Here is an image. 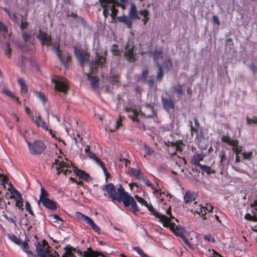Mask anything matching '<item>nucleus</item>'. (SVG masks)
Segmentation results:
<instances>
[{
	"label": "nucleus",
	"instance_id": "1",
	"mask_svg": "<svg viewBox=\"0 0 257 257\" xmlns=\"http://www.w3.org/2000/svg\"><path fill=\"white\" fill-rule=\"evenodd\" d=\"M105 189L112 201H116L118 202L122 201L125 207L131 206L134 212L140 211L134 198L127 192H125L121 185H119L117 189V192L115 186L111 183L106 184L105 186Z\"/></svg>",
	"mask_w": 257,
	"mask_h": 257
},
{
	"label": "nucleus",
	"instance_id": "2",
	"mask_svg": "<svg viewBox=\"0 0 257 257\" xmlns=\"http://www.w3.org/2000/svg\"><path fill=\"white\" fill-rule=\"evenodd\" d=\"M171 221L170 218L167 217V219L163 222V226L169 228L176 236L180 237L188 247L192 248V245L184 235L185 229L180 226H176L175 223L171 222Z\"/></svg>",
	"mask_w": 257,
	"mask_h": 257
},
{
	"label": "nucleus",
	"instance_id": "3",
	"mask_svg": "<svg viewBox=\"0 0 257 257\" xmlns=\"http://www.w3.org/2000/svg\"><path fill=\"white\" fill-rule=\"evenodd\" d=\"M45 239L41 242L38 241L36 245L37 253L40 257H54L59 256V254L56 251L52 250Z\"/></svg>",
	"mask_w": 257,
	"mask_h": 257
},
{
	"label": "nucleus",
	"instance_id": "4",
	"mask_svg": "<svg viewBox=\"0 0 257 257\" xmlns=\"http://www.w3.org/2000/svg\"><path fill=\"white\" fill-rule=\"evenodd\" d=\"M139 13L141 16H143V19L142 20V21L143 22L144 25H146L150 20V11L144 9H142L139 12H138L136 5L135 4H132L129 12V16L132 19L140 20L141 17L139 16Z\"/></svg>",
	"mask_w": 257,
	"mask_h": 257
},
{
	"label": "nucleus",
	"instance_id": "5",
	"mask_svg": "<svg viewBox=\"0 0 257 257\" xmlns=\"http://www.w3.org/2000/svg\"><path fill=\"white\" fill-rule=\"evenodd\" d=\"M30 153L33 155L41 154L46 148V146L41 141H35L31 143L26 141Z\"/></svg>",
	"mask_w": 257,
	"mask_h": 257
},
{
	"label": "nucleus",
	"instance_id": "6",
	"mask_svg": "<svg viewBox=\"0 0 257 257\" xmlns=\"http://www.w3.org/2000/svg\"><path fill=\"white\" fill-rule=\"evenodd\" d=\"M135 45L133 43L127 42L124 47L123 56L130 63L135 62L137 60L135 53Z\"/></svg>",
	"mask_w": 257,
	"mask_h": 257
},
{
	"label": "nucleus",
	"instance_id": "7",
	"mask_svg": "<svg viewBox=\"0 0 257 257\" xmlns=\"http://www.w3.org/2000/svg\"><path fill=\"white\" fill-rule=\"evenodd\" d=\"M107 52H96L94 61H92L91 67L93 71L96 70L98 67H102L106 63Z\"/></svg>",
	"mask_w": 257,
	"mask_h": 257
},
{
	"label": "nucleus",
	"instance_id": "8",
	"mask_svg": "<svg viewBox=\"0 0 257 257\" xmlns=\"http://www.w3.org/2000/svg\"><path fill=\"white\" fill-rule=\"evenodd\" d=\"M52 82L55 84L54 88L55 90L64 93H67L69 87L68 81L66 79H63L62 80L52 79Z\"/></svg>",
	"mask_w": 257,
	"mask_h": 257
},
{
	"label": "nucleus",
	"instance_id": "9",
	"mask_svg": "<svg viewBox=\"0 0 257 257\" xmlns=\"http://www.w3.org/2000/svg\"><path fill=\"white\" fill-rule=\"evenodd\" d=\"M10 186L12 187L11 194L13 195V197L16 200V206L19 208L21 211L24 210L23 206V199L22 198L21 194L13 187L12 184H10ZM12 197H11L12 198Z\"/></svg>",
	"mask_w": 257,
	"mask_h": 257
},
{
	"label": "nucleus",
	"instance_id": "10",
	"mask_svg": "<svg viewBox=\"0 0 257 257\" xmlns=\"http://www.w3.org/2000/svg\"><path fill=\"white\" fill-rule=\"evenodd\" d=\"M74 55L82 66L84 63L88 62L89 60L90 55L89 53L80 49L75 48Z\"/></svg>",
	"mask_w": 257,
	"mask_h": 257
},
{
	"label": "nucleus",
	"instance_id": "11",
	"mask_svg": "<svg viewBox=\"0 0 257 257\" xmlns=\"http://www.w3.org/2000/svg\"><path fill=\"white\" fill-rule=\"evenodd\" d=\"M37 38L40 41L42 45L48 46L52 45V37L46 33L40 31L39 34L37 35Z\"/></svg>",
	"mask_w": 257,
	"mask_h": 257
},
{
	"label": "nucleus",
	"instance_id": "12",
	"mask_svg": "<svg viewBox=\"0 0 257 257\" xmlns=\"http://www.w3.org/2000/svg\"><path fill=\"white\" fill-rule=\"evenodd\" d=\"M198 197V194L192 190L187 191L183 197L184 201L186 204H190L195 201L194 204H197L195 200Z\"/></svg>",
	"mask_w": 257,
	"mask_h": 257
},
{
	"label": "nucleus",
	"instance_id": "13",
	"mask_svg": "<svg viewBox=\"0 0 257 257\" xmlns=\"http://www.w3.org/2000/svg\"><path fill=\"white\" fill-rule=\"evenodd\" d=\"M162 102L163 108L166 111H169L170 109H173L175 107L174 100L170 98L162 97Z\"/></svg>",
	"mask_w": 257,
	"mask_h": 257
},
{
	"label": "nucleus",
	"instance_id": "14",
	"mask_svg": "<svg viewBox=\"0 0 257 257\" xmlns=\"http://www.w3.org/2000/svg\"><path fill=\"white\" fill-rule=\"evenodd\" d=\"M64 250L65 252L62 255V257H77L74 254V253H76L78 255L77 251H79V249H77L70 245H67L65 247Z\"/></svg>",
	"mask_w": 257,
	"mask_h": 257
},
{
	"label": "nucleus",
	"instance_id": "15",
	"mask_svg": "<svg viewBox=\"0 0 257 257\" xmlns=\"http://www.w3.org/2000/svg\"><path fill=\"white\" fill-rule=\"evenodd\" d=\"M148 209L152 213V214L155 216V217L159 219L161 221L163 222L165 219H167V216L164 214H162L157 211L151 204H148V205L146 206Z\"/></svg>",
	"mask_w": 257,
	"mask_h": 257
},
{
	"label": "nucleus",
	"instance_id": "16",
	"mask_svg": "<svg viewBox=\"0 0 257 257\" xmlns=\"http://www.w3.org/2000/svg\"><path fill=\"white\" fill-rule=\"evenodd\" d=\"M145 109L146 110H144V111L141 110V114L142 115L147 118H151L155 115V112L153 107L150 104H147L145 107Z\"/></svg>",
	"mask_w": 257,
	"mask_h": 257
},
{
	"label": "nucleus",
	"instance_id": "17",
	"mask_svg": "<svg viewBox=\"0 0 257 257\" xmlns=\"http://www.w3.org/2000/svg\"><path fill=\"white\" fill-rule=\"evenodd\" d=\"M42 205L46 208L52 210H55L57 209L56 203L52 200L49 198L41 202Z\"/></svg>",
	"mask_w": 257,
	"mask_h": 257
},
{
	"label": "nucleus",
	"instance_id": "18",
	"mask_svg": "<svg viewBox=\"0 0 257 257\" xmlns=\"http://www.w3.org/2000/svg\"><path fill=\"white\" fill-rule=\"evenodd\" d=\"M32 119L37 124L38 126H40L45 130H48V126L40 115L35 117L32 116Z\"/></svg>",
	"mask_w": 257,
	"mask_h": 257
},
{
	"label": "nucleus",
	"instance_id": "19",
	"mask_svg": "<svg viewBox=\"0 0 257 257\" xmlns=\"http://www.w3.org/2000/svg\"><path fill=\"white\" fill-rule=\"evenodd\" d=\"M119 22L125 24L128 28L131 29L132 27V19L130 16L122 15L117 18Z\"/></svg>",
	"mask_w": 257,
	"mask_h": 257
},
{
	"label": "nucleus",
	"instance_id": "20",
	"mask_svg": "<svg viewBox=\"0 0 257 257\" xmlns=\"http://www.w3.org/2000/svg\"><path fill=\"white\" fill-rule=\"evenodd\" d=\"M183 84H178L173 86V92L177 94V98L179 99L182 98V96L184 94L183 89Z\"/></svg>",
	"mask_w": 257,
	"mask_h": 257
},
{
	"label": "nucleus",
	"instance_id": "21",
	"mask_svg": "<svg viewBox=\"0 0 257 257\" xmlns=\"http://www.w3.org/2000/svg\"><path fill=\"white\" fill-rule=\"evenodd\" d=\"M87 78L90 80V84L93 88L96 89L99 86V79L97 77L91 76L90 74H88Z\"/></svg>",
	"mask_w": 257,
	"mask_h": 257
},
{
	"label": "nucleus",
	"instance_id": "22",
	"mask_svg": "<svg viewBox=\"0 0 257 257\" xmlns=\"http://www.w3.org/2000/svg\"><path fill=\"white\" fill-rule=\"evenodd\" d=\"M221 141L228 144L231 146H236V144L237 143V140L236 139H231L228 136L223 135L221 137Z\"/></svg>",
	"mask_w": 257,
	"mask_h": 257
},
{
	"label": "nucleus",
	"instance_id": "23",
	"mask_svg": "<svg viewBox=\"0 0 257 257\" xmlns=\"http://www.w3.org/2000/svg\"><path fill=\"white\" fill-rule=\"evenodd\" d=\"M17 82L21 87V93H27L28 91V87L22 78H18Z\"/></svg>",
	"mask_w": 257,
	"mask_h": 257
},
{
	"label": "nucleus",
	"instance_id": "24",
	"mask_svg": "<svg viewBox=\"0 0 257 257\" xmlns=\"http://www.w3.org/2000/svg\"><path fill=\"white\" fill-rule=\"evenodd\" d=\"M7 237L13 242L16 243L18 245H21V239L20 238L18 237L16 235L11 233H8Z\"/></svg>",
	"mask_w": 257,
	"mask_h": 257
},
{
	"label": "nucleus",
	"instance_id": "25",
	"mask_svg": "<svg viewBox=\"0 0 257 257\" xmlns=\"http://www.w3.org/2000/svg\"><path fill=\"white\" fill-rule=\"evenodd\" d=\"M172 146L176 147V149L178 151H182L183 150L182 146H184L183 141L181 140L176 141L175 142H169Z\"/></svg>",
	"mask_w": 257,
	"mask_h": 257
},
{
	"label": "nucleus",
	"instance_id": "26",
	"mask_svg": "<svg viewBox=\"0 0 257 257\" xmlns=\"http://www.w3.org/2000/svg\"><path fill=\"white\" fill-rule=\"evenodd\" d=\"M199 167L203 172L206 173L207 175H210L215 173V171L212 169L210 167L205 165H200Z\"/></svg>",
	"mask_w": 257,
	"mask_h": 257
},
{
	"label": "nucleus",
	"instance_id": "27",
	"mask_svg": "<svg viewBox=\"0 0 257 257\" xmlns=\"http://www.w3.org/2000/svg\"><path fill=\"white\" fill-rule=\"evenodd\" d=\"M86 223L90 225L91 228L95 232L99 233L100 228L94 222V221L90 217L86 221Z\"/></svg>",
	"mask_w": 257,
	"mask_h": 257
},
{
	"label": "nucleus",
	"instance_id": "28",
	"mask_svg": "<svg viewBox=\"0 0 257 257\" xmlns=\"http://www.w3.org/2000/svg\"><path fill=\"white\" fill-rule=\"evenodd\" d=\"M48 193L46 191L44 188L43 187H41L38 204H40V202L42 201L43 200L48 199Z\"/></svg>",
	"mask_w": 257,
	"mask_h": 257
},
{
	"label": "nucleus",
	"instance_id": "29",
	"mask_svg": "<svg viewBox=\"0 0 257 257\" xmlns=\"http://www.w3.org/2000/svg\"><path fill=\"white\" fill-rule=\"evenodd\" d=\"M93 251V250L89 247L85 251H82L79 250V251H77V252L78 253V256L80 257H89Z\"/></svg>",
	"mask_w": 257,
	"mask_h": 257
},
{
	"label": "nucleus",
	"instance_id": "30",
	"mask_svg": "<svg viewBox=\"0 0 257 257\" xmlns=\"http://www.w3.org/2000/svg\"><path fill=\"white\" fill-rule=\"evenodd\" d=\"M22 37L25 42H29L30 44H33L34 38H32L29 33L24 32L22 34Z\"/></svg>",
	"mask_w": 257,
	"mask_h": 257
},
{
	"label": "nucleus",
	"instance_id": "31",
	"mask_svg": "<svg viewBox=\"0 0 257 257\" xmlns=\"http://www.w3.org/2000/svg\"><path fill=\"white\" fill-rule=\"evenodd\" d=\"M163 51L162 50H156L153 53L154 60L157 62H159L160 58H163Z\"/></svg>",
	"mask_w": 257,
	"mask_h": 257
},
{
	"label": "nucleus",
	"instance_id": "32",
	"mask_svg": "<svg viewBox=\"0 0 257 257\" xmlns=\"http://www.w3.org/2000/svg\"><path fill=\"white\" fill-rule=\"evenodd\" d=\"M203 159V156L201 154H196L194 156L193 159V164L196 165H198L200 166V165H201V164H200V162L201 161H202Z\"/></svg>",
	"mask_w": 257,
	"mask_h": 257
},
{
	"label": "nucleus",
	"instance_id": "33",
	"mask_svg": "<svg viewBox=\"0 0 257 257\" xmlns=\"http://www.w3.org/2000/svg\"><path fill=\"white\" fill-rule=\"evenodd\" d=\"M131 173L134 176L140 180H142L144 178V176L139 170L132 168L131 169Z\"/></svg>",
	"mask_w": 257,
	"mask_h": 257
},
{
	"label": "nucleus",
	"instance_id": "34",
	"mask_svg": "<svg viewBox=\"0 0 257 257\" xmlns=\"http://www.w3.org/2000/svg\"><path fill=\"white\" fill-rule=\"evenodd\" d=\"M156 65L159 69V72L158 73L157 76V80L161 82L163 79L164 75L163 68L159 62H157Z\"/></svg>",
	"mask_w": 257,
	"mask_h": 257
},
{
	"label": "nucleus",
	"instance_id": "35",
	"mask_svg": "<svg viewBox=\"0 0 257 257\" xmlns=\"http://www.w3.org/2000/svg\"><path fill=\"white\" fill-rule=\"evenodd\" d=\"M96 162L100 166V167L102 168L106 178L109 177V174L107 172V169H106L104 163L102 161H101L99 159H98V160H96Z\"/></svg>",
	"mask_w": 257,
	"mask_h": 257
},
{
	"label": "nucleus",
	"instance_id": "36",
	"mask_svg": "<svg viewBox=\"0 0 257 257\" xmlns=\"http://www.w3.org/2000/svg\"><path fill=\"white\" fill-rule=\"evenodd\" d=\"M195 213L198 214L203 220L206 219V217L205 216L206 211L204 207L201 206L199 208V210L195 211Z\"/></svg>",
	"mask_w": 257,
	"mask_h": 257
},
{
	"label": "nucleus",
	"instance_id": "37",
	"mask_svg": "<svg viewBox=\"0 0 257 257\" xmlns=\"http://www.w3.org/2000/svg\"><path fill=\"white\" fill-rule=\"evenodd\" d=\"M21 247L22 249L25 251L27 253L30 255H33V252L31 250H29V244L26 241H22L21 244Z\"/></svg>",
	"mask_w": 257,
	"mask_h": 257
},
{
	"label": "nucleus",
	"instance_id": "38",
	"mask_svg": "<svg viewBox=\"0 0 257 257\" xmlns=\"http://www.w3.org/2000/svg\"><path fill=\"white\" fill-rule=\"evenodd\" d=\"M112 47L111 52L112 54L115 56H120L121 51L118 49V46L116 44H113Z\"/></svg>",
	"mask_w": 257,
	"mask_h": 257
},
{
	"label": "nucleus",
	"instance_id": "39",
	"mask_svg": "<svg viewBox=\"0 0 257 257\" xmlns=\"http://www.w3.org/2000/svg\"><path fill=\"white\" fill-rule=\"evenodd\" d=\"M3 91L5 94L16 99L19 103H21V102L19 101L18 97L16 96L12 91L9 90L8 89H4Z\"/></svg>",
	"mask_w": 257,
	"mask_h": 257
},
{
	"label": "nucleus",
	"instance_id": "40",
	"mask_svg": "<svg viewBox=\"0 0 257 257\" xmlns=\"http://www.w3.org/2000/svg\"><path fill=\"white\" fill-rule=\"evenodd\" d=\"M109 80L112 85H115L119 81V76L116 74L113 75L109 77Z\"/></svg>",
	"mask_w": 257,
	"mask_h": 257
},
{
	"label": "nucleus",
	"instance_id": "41",
	"mask_svg": "<svg viewBox=\"0 0 257 257\" xmlns=\"http://www.w3.org/2000/svg\"><path fill=\"white\" fill-rule=\"evenodd\" d=\"M76 216L77 218L84 221L85 223H86L88 219L90 218L89 216H86L79 212H76Z\"/></svg>",
	"mask_w": 257,
	"mask_h": 257
},
{
	"label": "nucleus",
	"instance_id": "42",
	"mask_svg": "<svg viewBox=\"0 0 257 257\" xmlns=\"http://www.w3.org/2000/svg\"><path fill=\"white\" fill-rule=\"evenodd\" d=\"M8 32V28L7 26L0 21V33H3V35L5 36L7 34Z\"/></svg>",
	"mask_w": 257,
	"mask_h": 257
},
{
	"label": "nucleus",
	"instance_id": "43",
	"mask_svg": "<svg viewBox=\"0 0 257 257\" xmlns=\"http://www.w3.org/2000/svg\"><path fill=\"white\" fill-rule=\"evenodd\" d=\"M133 249L137 251L141 257H148V255L145 253L140 247L134 246L133 247Z\"/></svg>",
	"mask_w": 257,
	"mask_h": 257
},
{
	"label": "nucleus",
	"instance_id": "44",
	"mask_svg": "<svg viewBox=\"0 0 257 257\" xmlns=\"http://www.w3.org/2000/svg\"><path fill=\"white\" fill-rule=\"evenodd\" d=\"M73 171L75 175L79 177L80 178H82L83 175L85 173V171L80 169H78L76 167H73Z\"/></svg>",
	"mask_w": 257,
	"mask_h": 257
},
{
	"label": "nucleus",
	"instance_id": "45",
	"mask_svg": "<svg viewBox=\"0 0 257 257\" xmlns=\"http://www.w3.org/2000/svg\"><path fill=\"white\" fill-rule=\"evenodd\" d=\"M110 10L111 11L110 16H111V18H112V19L113 20V19H114L115 17L117 15V14L118 12V10L115 8V6L114 5H112L110 6Z\"/></svg>",
	"mask_w": 257,
	"mask_h": 257
},
{
	"label": "nucleus",
	"instance_id": "46",
	"mask_svg": "<svg viewBox=\"0 0 257 257\" xmlns=\"http://www.w3.org/2000/svg\"><path fill=\"white\" fill-rule=\"evenodd\" d=\"M26 210L32 216H35V214L32 209L31 205L28 201L25 202Z\"/></svg>",
	"mask_w": 257,
	"mask_h": 257
},
{
	"label": "nucleus",
	"instance_id": "47",
	"mask_svg": "<svg viewBox=\"0 0 257 257\" xmlns=\"http://www.w3.org/2000/svg\"><path fill=\"white\" fill-rule=\"evenodd\" d=\"M5 53L6 56H8L9 58H10L11 57V49L10 48V44L9 43H7L5 48Z\"/></svg>",
	"mask_w": 257,
	"mask_h": 257
},
{
	"label": "nucleus",
	"instance_id": "48",
	"mask_svg": "<svg viewBox=\"0 0 257 257\" xmlns=\"http://www.w3.org/2000/svg\"><path fill=\"white\" fill-rule=\"evenodd\" d=\"M26 59V57L24 55H22L21 56V58L18 61V65L21 68H24L25 66L24 61Z\"/></svg>",
	"mask_w": 257,
	"mask_h": 257
},
{
	"label": "nucleus",
	"instance_id": "49",
	"mask_svg": "<svg viewBox=\"0 0 257 257\" xmlns=\"http://www.w3.org/2000/svg\"><path fill=\"white\" fill-rule=\"evenodd\" d=\"M135 198L137 201L141 203L142 205L145 206V207L148 205V203L147 201H146L143 198L139 196L138 195H136Z\"/></svg>",
	"mask_w": 257,
	"mask_h": 257
},
{
	"label": "nucleus",
	"instance_id": "50",
	"mask_svg": "<svg viewBox=\"0 0 257 257\" xmlns=\"http://www.w3.org/2000/svg\"><path fill=\"white\" fill-rule=\"evenodd\" d=\"M35 93L36 94L37 96L43 102L47 101V99L43 93L41 92L36 91Z\"/></svg>",
	"mask_w": 257,
	"mask_h": 257
},
{
	"label": "nucleus",
	"instance_id": "51",
	"mask_svg": "<svg viewBox=\"0 0 257 257\" xmlns=\"http://www.w3.org/2000/svg\"><path fill=\"white\" fill-rule=\"evenodd\" d=\"M238 143L239 142L237 140V143L236 144V146H232L233 147L232 150L235 152L236 155H238L242 151V147L241 146H238Z\"/></svg>",
	"mask_w": 257,
	"mask_h": 257
},
{
	"label": "nucleus",
	"instance_id": "52",
	"mask_svg": "<svg viewBox=\"0 0 257 257\" xmlns=\"http://www.w3.org/2000/svg\"><path fill=\"white\" fill-rule=\"evenodd\" d=\"M56 51V55L57 56L59 61L63 64H65V60L62 57V51L59 49L57 50Z\"/></svg>",
	"mask_w": 257,
	"mask_h": 257
},
{
	"label": "nucleus",
	"instance_id": "53",
	"mask_svg": "<svg viewBox=\"0 0 257 257\" xmlns=\"http://www.w3.org/2000/svg\"><path fill=\"white\" fill-rule=\"evenodd\" d=\"M245 218L246 220L252 221L253 222L257 221V217L255 215H251L249 213H247L245 215Z\"/></svg>",
	"mask_w": 257,
	"mask_h": 257
},
{
	"label": "nucleus",
	"instance_id": "54",
	"mask_svg": "<svg viewBox=\"0 0 257 257\" xmlns=\"http://www.w3.org/2000/svg\"><path fill=\"white\" fill-rule=\"evenodd\" d=\"M99 2L103 8H108V5L110 3V0H99Z\"/></svg>",
	"mask_w": 257,
	"mask_h": 257
},
{
	"label": "nucleus",
	"instance_id": "55",
	"mask_svg": "<svg viewBox=\"0 0 257 257\" xmlns=\"http://www.w3.org/2000/svg\"><path fill=\"white\" fill-rule=\"evenodd\" d=\"M99 256H103V253L101 252L93 250L90 254L89 257H98Z\"/></svg>",
	"mask_w": 257,
	"mask_h": 257
},
{
	"label": "nucleus",
	"instance_id": "56",
	"mask_svg": "<svg viewBox=\"0 0 257 257\" xmlns=\"http://www.w3.org/2000/svg\"><path fill=\"white\" fill-rule=\"evenodd\" d=\"M4 217L9 222L13 223V224H14L15 226L17 225L16 221L15 220V219L17 218L16 216H14V219L9 217L8 215L6 214L4 215Z\"/></svg>",
	"mask_w": 257,
	"mask_h": 257
},
{
	"label": "nucleus",
	"instance_id": "57",
	"mask_svg": "<svg viewBox=\"0 0 257 257\" xmlns=\"http://www.w3.org/2000/svg\"><path fill=\"white\" fill-rule=\"evenodd\" d=\"M148 75V70L147 69L144 70L142 73L141 79L145 81L147 80Z\"/></svg>",
	"mask_w": 257,
	"mask_h": 257
},
{
	"label": "nucleus",
	"instance_id": "58",
	"mask_svg": "<svg viewBox=\"0 0 257 257\" xmlns=\"http://www.w3.org/2000/svg\"><path fill=\"white\" fill-rule=\"evenodd\" d=\"M246 121L248 124H251V123L257 124V117L254 116L252 119L247 117Z\"/></svg>",
	"mask_w": 257,
	"mask_h": 257
},
{
	"label": "nucleus",
	"instance_id": "59",
	"mask_svg": "<svg viewBox=\"0 0 257 257\" xmlns=\"http://www.w3.org/2000/svg\"><path fill=\"white\" fill-rule=\"evenodd\" d=\"M204 238L206 240H207L209 242H211L212 243H214L215 242V238L211 236V235L210 234L205 235L204 236Z\"/></svg>",
	"mask_w": 257,
	"mask_h": 257
},
{
	"label": "nucleus",
	"instance_id": "60",
	"mask_svg": "<svg viewBox=\"0 0 257 257\" xmlns=\"http://www.w3.org/2000/svg\"><path fill=\"white\" fill-rule=\"evenodd\" d=\"M146 154L148 155H152L154 153V150L149 146H145Z\"/></svg>",
	"mask_w": 257,
	"mask_h": 257
},
{
	"label": "nucleus",
	"instance_id": "61",
	"mask_svg": "<svg viewBox=\"0 0 257 257\" xmlns=\"http://www.w3.org/2000/svg\"><path fill=\"white\" fill-rule=\"evenodd\" d=\"M164 65L165 68L167 70H169L172 66V62L171 60H167L164 62Z\"/></svg>",
	"mask_w": 257,
	"mask_h": 257
},
{
	"label": "nucleus",
	"instance_id": "62",
	"mask_svg": "<svg viewBox=\"0 0 257 257\" xmlns=\"http://www.w3.org/2000/svg\"><path fill=\"white\" fill-rule=\"evenodd\" d=\"M248 67L252 71L254 74H255L257 72V67L253 63L248 65Z\"/></svg>",
	"mask_w": 257,
	"mask_h": 257
},
{
	"label": "nucleus",
	"instance_id": "63",
	"mask_svg": "<svg viewBox=\"0 0 257 257\" xmlns=\"http://www.w3.org/2000/svg\"><path fill=\"white\" fill-rule=\"evenodd\" d=\"M81 179L84 180L87 182L91 181V178L90 175L86 172H85Z\"/></svg>",
	"mask_w": 257,
	"mask_h": 257
},
{
	"label": "nucleus",
	"instance_id": "64",
	"mask_svg": "<svg viewBox=\"0 0 257 257\" xmlns=\"http://www.w3.org/2000/svg\"><path fill=\"white\" fill-rule=\"evenodd\" d=\"M219 156L220 158V164L222 165L223 163V161H225L226 159L225 153L224 152H221L219 154Z\"/></svg>",
	"mask_w": 257,
	"mask_h": 257
}]
</instances>
